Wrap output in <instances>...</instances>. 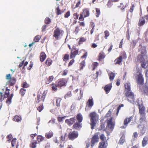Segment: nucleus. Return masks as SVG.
I'll return each mask as SVG.
<instances>
[{
    "mask_svg": "<svg viewBox=\"0 0 148 148\" xmlns=\"http://www.w3.org/2000/svg\"><path fill=\"white\" fill-rule=\"evenodd\" d=\"M89 116L90 118V121L91 128L94 129L97 123L99 120V115L95 112H92L90 113Z\"/></svg>",
    "mask_w": 148,
    "mask_h": 148,
    "instance_id": "1",
    "label": "nucleus"
},
{
    "mask_svg": "<svg viewBox=\"0 0 148 148\" xmlns=\"http://www.w3.org/2000/svg\"><path fill=\"white\" fill-rule=\"evenodd\" d=\"M90 9L89 8H85L83 9L82 12L80 14L79 19L80 21H83L84 18L90 16Z\"/></svg>",
    "mask_w": 148,
    "mask_h": 148,
    "instance_id": "2",
    "label": "nucleus"
},
{
    "mask_svg": "<svg viewBox=\"0 0 148 148\" xmlns=\"http://www.w3.org/2000/svg\"><path fill=\"white\" fill-rule=\"evenodd\" d=\"M127 58V55L125 51L122 52L119 56L116 59L114 62L115 64L121 65L122 64V62L123 59H125Z\"/></svg>",
    "mask_w": 148,
    "mask_h": 148,
    "instance_id": "3",
    "label": "nucleus"
},
{
    "mask_svg": "<svg viewBox=\"0 0 148 148\" xmlns=\"http://www.w3.org/2000/svg\"><path fill=\"white\" fill-rule=\"evenodd\" d=\"M127 100L131 103H133L135 101V97L134 93L132 91H127L125 94Z\"/></svg>",
    "mask_w": 148,
    "mask_h": 148,
    "instance_id": "4",
    "label": "nucleus"
},
{
    "mask_svg": "<svg viewBox=\"0 0 148 148\" xmlns=\"http://www.w3.org/2000/svg\"><path fill=\"white\" fill-rule=\"evenodd\" d=\"M47 93V92L45 91L42 94L41 93H38L36 99V103H38L43 102L44 101Z\"/></svg>",
    "mask_w": 148,
    "mask_h": 148,
    "instance_id": "5",
    "label": "nucleus"
},
{
    "mask_svg": "<svg viewBox=\"0 0 148 148\" xmlns=\"http://www.w3.org/2000/svg\"><path fill=\"white\" fill-rule=\"evenodd\" d=\"M6 79L8 80L7 84L10 86H13L14 85L16 82V79L14 77H12L10 74H7Z\"/></svg>",
    "mask_w": 148,
    "mask_h": 148,
    "instance_id": "6",
    "label": "nucleus"
},
{
    "mask_svg": "<svg viewBox=\"0 0 148 148\" xmlns=\"http://www.w3.org/2000/svg\"><path fill=\"white\" fill-rule=\"evenodd\" d=\"M67 82L66 79L64 78H62L59 79L56 82V83L59 88L66 86V84Z\"/></svg>",
    "mask_w": 148,
    "mask_h": 148,
    "instance_id": "7",
    "label": "nucleus"
},
{
    "mask_svg": "<svg viewBox=\"0 0 148 148\" xmlns=\"http://www.w3.org/2000/svg\"><path fill=\"white\" fill-rule=\"evenodd\" d=\"M63 32L62 30H61L58 27L55 29L54 32L53 36L55 37L56 39L58 40L62 34Z\"/></svg>",
    "mask_w": 148,
    "mask_h": 148,
    "instance_id": "8",
    "label": "nucleus"
},
{
    "mask_svg": "<svg viewBox=\"0 0 148 148\" xmlns=\"http://www.w3.org/2000/svg\"><path fill=\"white\" fill-rule=\"evenodd\" d=\"M78 136V133L77 132L73 131L69 133L68 137L69 139L73 140L77 138Z\"/></svg>",
    "mask_w": 148,
    "mask_h": 148,
    "instance_id": "9",
    "label": "nucleus"
},
{
    "mask_svg": "<svg viewBox=\"0 0 148 148\" xmlns=\"http://www.w3.org/2000/svg\"><path fill=\"white\" fill-rule=\"evenodd\" d=\"M113 119V117H111L109 119H107L106 121L107 124L106 127L111 129L114 128L115 125L114 122L112 121Z\"/></svg>",
    "mask_w": 148,
    "mask_h": 148,
    "instance_id": "10",
    "label": "nucleus"
},
{
    "mask_svg": "<svg viewBox=\"0 0 148 148\" xmlns=\"http://www.w3.org/2000/svg\"><path fill=\"white\" fill-rule=\"evenodd\" d=\"M86 106L85 108V110L87 111V107L91 109L94 105L93 99L92 97H91L88 99L86 103Z\"/></svg>",
    "mask_w": 148,
    "mask_h": 148,
    "instance_id": "11",
    "label": "nucleus"
},
{
    "mask_svg": "<svg viewBox=\"0 0 148 148\" xmlns=\"http://www.w3.org/2000/svg\"><path fill=\"white\" fill-rule=\"evenodd\" d=\"M146 53V48L144 47H141V53L142 55H140L138 56V59L140 61L142 62L144 60L143 56L145 55Z\"/></svg>",
    "mask_w": 148,
    "mask_h": 148,
    "instance_id": "12",
    "label": "nucleus"
},
{
    "mask_svg": "<svg viewBox=\"0 0 148 148\" xmlns=\"http://www.w3.org/2000/svg\"><path fill=\"white\" fill-rule=\"evenodd\" d=\"M136 80L137 83L140 85H143L144 84V78L142 74L140 73L137 76Z\"/></svg>",
    "mask_w": 148,
    "mask_h": 148,
    "instance_id": "13",
    "label": "nucleus"
},
{
    "mask_svg": "<svg viewBox=\"0 0 148 148\" xmlns=\"http://www.w3.org/2000/svg\"><path fill=\"white\" fill-rule=\"evenodd\" d=\"M82 127V123L78 122L75 123L72 126V128L77 130H80Z\"/></svg>",
    "mask_w": 148,
    "mask_h": 148,
    "instance_id": "14",
    "label": "nucleus"
},
{
    "mask_svg": "<svg viewBox=\"0 0 148 148\" xmlns=\"http://www.w3.org/2000/svg\"><path fill=\"white\" fill-rule=\"evenodd\" d=\"M99 138L97 134H95L92 137L91 140V146L93 147L95 144L98 141Z\"/></svg>",
    "mask_w": 148,
    "mask_h": 148,
    "instance_id": "15",
    "label": "nucleus"
},
{
    "mask_svg": "<svg viewBox=\"0 0 148 148\" xmlns=\"http://www.w3.org/2000/svg\"><path fill=\"white\" fill-rule=\"evenodd\" d=\"M75 121L76 119L75 117H73L69 119H66L65 121V122L69 125L71 126L73 124Z\"/></svg>",
    "mask_w": 148,
    "mask_h": 148,
    "instance_id": "16",
    "label": "nucleus"
},
{
    "mask_svg": "<svg viewBox=\"0 0 148 148\" xmlns=\"http://www.w3.org/2000/svg\"><path fill=\"white\" fill-rule=\"evenodd\" d=\"M108 145L107 141L100 142L99 144L98 148H107Z\"/></svg>",
    "mask_w": 148,
    "mask_h": 148,
    "instance_id": "17",
    "label": "nucleus"
},
{
    "mask_svg": "<svg viewBox=\"0 0 148 148\" xmlns=\"http://www.w3.org/2000/svg\"><path fill=\"white\" fill-rule=\"evenodd\" d=\"M139 110V113L140 114H145V108L144 106L142 104H138V105Z\"/></svg>",
    "mask_w": 148,
    "mask_h": 148,
    "instance_id": "18",
    "label": "nucleus"
},
{
    "mask_svg": "<svg viewBox=\"0 0 148 148\" xmlns=\"http://www.w3.org/2000/svg\"><path fill=\"white\" fill-rule=\"evenodd\" d=\"M79 53V50L77 49L74 51H71L70 54V58L71 59L74 58L75 56L77 55Z\"/></svg>",
    "mask_w": 148,
    "mask_h": 148,
    "instance_id": "19",
    "label": "nucleus"
},
{
    "mask_svg": "<svg viewBox=\"0 0 148 148\" xmlns=\"http://www.w3.org/2000/svg\"><path fill=\"white\" fill-rule=\"evenodd\" d=\"M54 79V77L53 75L49 76L45 79V83L48 84L51 83Z\"/></svg>",
    "mask_w": 148,
    "mask_h": 148,
    "instance_id": "20",
    "label": "nucleus"
},
{
    "mask_svg": "<svg viewBox=\"0 0 148 148\" xmlns=\"http://www.w3.org/2000/svg\"><path fill=\"white\" fill-rule=\"evenodd\" d=\"M46 57L47 56L45 53L44 52H42L40 53V61L41 62H43L46 59Z\"/></svg>",
    "mask_w": 148,
    "mask_h": 148,
    "instance_id": "21",
    "label": "nucleus"
},
{
    "mask_svg": "<svg viewBox=\"0 0 148 148\" xmlns=\"http://www.w3.org/2000/svg\"><path fill=\"white\" fill-rule=\"evenodd\" d=\"M112 86L111 84H109L106 85L104 88V89L107 94L109 93L111 89Z\"/></svg>",
    "mask_w": 148,
    "mask_h": 148,
    "instance_id": "22",
    "label": "nucleus"
},
{
    "mask_svg": "<svg viewBox=\"0 0 148 148\" xmlns=\"http://www.w3.org/2000/svg\"><path fill=\"white\" fill-rule=\"evenodd\" d=\"M52 60L50 58H48L45 62V66L47 67L49 66L52 64Z\"/></svg>",
    "mask_w": 148,
    "mask_h": 148,
    "instance_id": "23",
    "label": "nucleus"
},
{
    "mask_svg": "<svg viewBox=\"0 0 148 148\" xmlns=\"http://www.w3.org/2000/svg\"><path fill=\"white\" fill-rule=\"evenodd\" d=\"M148 142V136H145L143 138L142 141V146L143 147H145L147 144Z\"/></svg>",
    "mask_w": 148,
    "mask_h": 148,
    "instance_id": "24",
    "label": "nucleus"
},
{
    "mask_svg": "<svg viewBox=\"0 0 148 148\" xmlns=\"http://www.w3.org/2000/svg\"><path fill=\"white\" fill-rule=\"evenodd\" d=\"M105 56H106L104 53L103 51H101L99 54L98 60L101 61L105 57Z\"/></svg>",
    "mask_w": 148,
    "mask_h": 148,
    "instance_id": "25",
    "label": "nucleus"
},
{
    "mask_svg": "<svg viewBox=\"0 0 148 148\" xmlns=\"http://www.w3.org/2000/svg\"><path fill=\"white\" fill-rule=\"evenodd\" d=\"M140 119L139 122L140 123H142L144 122H145L146 120L145 117V114H140Z\"/></svg>",
    "mask_w": 148,
    "mask_h": 148,
    "instance_id": "26",
    "label": "nucleus"
},
{
    "mask_svg": "<svg viewBox=\"0 0 148 148\" xmlns=\"http://www.w3.org/2000/svg\"><path fill=\"white\" fill-rule=\"evenodd\" d=\"M133 118V117L130 116L129 118H127L125 119L124 121V125L127 126L128 123H129L132 120Z\"/></svg>",
    "mask_w": 148,
    "mask_h": 148,
    "instance_id": "27",
    "label": "nucleus"
},
{
    "mask_svg": "<svg viewBox=\"0 0 148 148\" xmlns=\"http://www.w3.org/2000/svg\"><path fill=\"white\" fill-rule=\"evenodd\" d=\"M125 88L127 91L130 92L131 91V85L130 83L129 82H127L124 84Z\"/></svg>",
    "mask_w": 148,
    "mask_h": 148,
    "instance_id": "28",
    "label": "nucleus"
},
{
    "mask_svg": "<svg viewBox=\"0 0 148 148\" xmlns=\"http://www.w3.org/2000/svg\"><path fill=\"white\" fill-rule=\"evenodd\" d=\"M145 23V21L144 18L141 17L139 19L138 25V26L140 27L143 25Z\"/></svg>",
    "mask_w": 148,
    "mask_h": 148,
    "instance_id": "29",
    "label": "nucleus"
},
{
    "mask_svg": "<svg viewBox=\"0 0 148 148\" xmlns=\"http://www.w3.org/2000/svg\"><path fill=\"white\" fill-rule=\"evenodd\" d=\"M76 118L77 121V122L82 123L83 118L82 115L80 113L78 114L77 115Z\"/></svg>",
    "mask_w": 148,
    "mask_h": 148,
    "instance_id": "30",
    "label": "nucleus"
},
{
    "mask_svg": "<svg viewBox=\"0 0 148 148\" xmlns=\"http://www.w3.org/2000/svg\"><path fill=\"white\" fill-rule=\"evenodd\" d=\"M37 143V142L36 140H33L31 142L30 147L32 148H36Z\"/></svg>",
    "mask_w": 148,
    "mask_h": 148,
    "instance_id": "31",
    "label": "nucleus"
},
{
    "mask_svg": "<svg viewBox=\"0 0 148 148\" xmlns=\"http://www.w3.org/2000/svg\"><path fill=\"white\" fill-rule=\"evenodd\" d=\"M144 94L146 95H148V86L146 85L144 86L143 87Z\"/></svg>",
    "mask_w": 148,
    "mask_h": 148,
    "instance_id": "32",
    "label": "nucleus"
},
{
    "mask_svg": "<svg viewBox=\"0 0 148 148\" xmlns=\"http://www.w3.org/2000/svg\"><path fill=\"white\" fill-rule=\"evenodd\" d=\"M21 119V117L20 115H16L14 116L13 119L14 121L17 122L20 121Z\"/></svg>",
    "mask_w": 148,
    "mask_h": 148,
    "instance_id": "33",
    "label": "nucleus"
},
{
    "mask_svg": "<svg viewBox=\"0 0 148 148\" xmlns=\"http://www.w3.org/2000/svg\"><path fill=\"white\" fill-rule=\"evenodd\" d=\"M10 90L8 88V87H6L5 90L4 92V97L5 98H7L10 95Z\"/></svg>",
    "mask_w": 148,
    "mask_h": 148,
    "instance_id": "34",
    "label": "nucleus"
},
{
    "mask_svg": "<svg viewBox=\"0 0 148 148\" xmlns=\"http://www.w3.org/2000/svg\"><path fill=\"white\" fill-rule=\"evenodd\" d=\"M53 135V133L51 131H49L46 133L45 136L47 138L49 139L52 137Z\"/></svg>",
    "mask_w": 148,
    "mask_h": 148,
    "instance_id": "35",
    "label": "nucleus"
},
{
    "mask_svg": "<svg viewBox=\"0 0 148 148\" xmlns=\"http://www.w3.org/2000/svg\"><path fill=\"white\" fill-rule=\"evenodd\" d=\"M128 4L127 3L125 5H124L123 3H121L120 5H118V7L119 8H120L121 10H124L125 8L128 6Z\"/></svg>",
    "mask_w": 148,
    "mask_h": 148,
    "instance_id": "36",
    "label": "nucleus"
},
{
    "mask_svg": "<svg viewBox=\"0 0 148 148\" xmlns=\"http://www.w3.org/2000/svg\"><path fill=\"white\" fill-rule=\"evenodd\" d=\"M13 94H11L8 97L6 101V103L8 104H10L11 102V100L13 97Z\"/></svg>",
    "mask_w": 148,
    "mask_h": 148,
    "instance_id": "37",
    "label": "nucleus"
},
{
    "mask_svg": "<svg viewBox=\"0 0 148 148\" xmlns=\"http://www.w3.org/2000/svg\"><path fill=\"white\" fill-rule=\"evenodd\" d=\"M125 141V136L124 135L122 136L120 138L119 143L120 145H123Z\"/></svg>",
    "mask_w": 148,
    "mask_h": 148,
    "instance_id": "38",
    "label": "nucleus"
},
{
    "mask_svg": "<svg viewBox=\"0 0 148 148\" xmlns=\"http://www.w3.org/2000/svg\"><path fill=\"white\" fill-rule=\"evenodd\" d=\"M86 38L84 37H80L79 38V39L78 42V44L80 45L82 44L83 42H85L86 41Z\"/></svg>",
    "mask_w": 148,
    "mask_h": 148,
    "instance_id": "39",
    "label": "nucleus"
},
{
    "mask_svg": "<svg viewBox=\"0 0 148 148\" xmlns=\"http://www.w3.org/2000/svg\"><path fill=\"white\" fill-rule=\"evenodd\" d=\"M69 55L68 54H65L62 58L63 61L66 62L69 60Z\"/></svg>",
    "mask_w": 148,
    "mask_h": 148,
    "instance_id": "40",
    "label": "nucleus"
},
{
    "mask_svg": "<svg viewBox=\"0 0 148 148\" xmlns=\"http://www.w3.org/2000/svg\"><path fill=\"white\" fill-rule=\"evenodd\" d=\"M52 86V90L56 91L57 90V87H58L57 86V84L56 83V84H51Z\"/></svg>",
    "mask_w": 148,
    "mask_h": 148,
    "instance_id": "41",
    "label": "nucleus"
},
{
    "mask_svg": "<svg viewBox=\"0 0 148 148\" xmlns=\"http://www.w3.org/2000/svg\"><path fill=\"white\" fill-rule=\"evenodd\" d=\"M115 76V74L112 72H111L109 74L110 79V81H112Z\"/></svg>",
    "mask_w": 148,
    "mask_h": 148,
    "instance_id": "42",
    "label": "nucleus"
},
{
    "mask_svg": "<svg viewBox=\"0 0 148 148\" xmlns=\"http://www.w3.org/2000/svg\"><path fill=\"white\" fill-rule=\"evenodd\" d=\"M44 139V138L41 135H38L37 137V140L39 142L43 141Z\"/></svg>",
    "mask_w": 148,
    "mask_h": 148,
    "instance_id": "43",
    "label": "nucleus"
},
{
    "mask_svg": "<svg viewBox=\"0 0 148 148\" xmlns=\"http://www.w3.org/2000/svg\"><path fill=\"white\" fill-rule=\"evenodd\" d=\"M131 5H132L130 6L129 11L130 12H131V13H132L133 12L134 8L135 6V4L132 3Z\"/></svg>",
    "mask_w": 148,
    "mask_h": 148,
    "instance_id": "44",
    "label": "nucleus"
},
{
    "mask_svg": "<svg viewBox=\"0 0 148 148\" xmlns=\"http://www.w3.org/2000/svg\"><path fill=\"white\" fill-rule=\"evenodd\" d=\"M85 62L84 60L82 61L80 63V70H82L83 67L85 66Z\"/></svg>",
    "mask_w": 148,
    "mask_h": 148,
    "instance_id": "45",
    "label": "nucleus"
},
{
    "mask_svg": "<svg viewBox=\"0 0 148 148\" xmlns=\"http://www.w3.org/2000/svg\"><path fill=\"white\" fill-rule=\"evenodd\" d=\"M100 139L102 141H107L106 138L104 134H101L100 136Z\"/></svg>",
    "mask_w": 148,
    "mask_h": 148,
    "instance_id": "46",
    "label": "nucleus"
},
{
    "mask_svg": "<svg viewBox=\"0 0 148 148\" xmlns=\"http://www.w3.org/2000/svg\"><path fill=\"white\" fill-rule=\"evenodd\" d=\"M61 98L57 99L56 100V105L58 107H59L60 106V103L62 100Z\"/></svg>",
    "mask_w": 148,
    "mask_h": 148,
    "instance_id": "47",
    "label": "nucleus"
},
{
    "mask_svg": "<svg viewBox=\"0 0 148 148\" xmlns=\"http://www.w3.org/2000/svg\"><path fill=\"white\" fill-rule=\"evenodd\" d=\"M68 72V70L65 69L61 72V75L63 76H66L67 75Z\"/></svg>",
    "mask_w": 148,
    "mask_h": 148,
    "instance_id": "48",
    "label": "nucleus"
},
{
    "mask_svg": "<svg viewBox=\"0 0 148 148\" xmlns=\"http://www.w3.org/2000/svg\"><path fill=\"white\" fill-rule=\"evenodd\" d=\"M45 22L46 24H49L51 22V20L48 17H47L45 20Z\"/></svg>",
    "mask_w": 148,
    "mask_h": 148,
    "instance_id": "49",
    "label": "nucleus"
},
{
    "mask_svg": "<svg viewBox=\"0 0 148 148\" xmlns=\"http://www.w3.org/2000/svg\"><path fill=\"white\" fill-rule=\"evenodd\" d=\"M40 38L41 37L39 35H37L34 37V40L35 42H38L40 39Z\"/></svg>",
    "mask_w": 148,
    "mask_h": 148,
    "instance_id": "50",
    "label": "nucleus"
},
{
    "mask_svg": "<svg viewBox=\"0 0 148 148\" xmlns=\"http://www.w3.org/2000/svg\"><path fill=\"white\" fill-rule=\"evenodd\" d=\"M26 90L23 88H21L20 90V93L21 95L22 96H23Z\"/></svg>",
    "mask_w": 148,
    "mask_h": 148,
    "instance_id": "51",
    "label": "nucleus"
},
{
    "mask_svg": "<svg viewBox=\"0 0 148 148\" xmlns=\"http://www.w3.org/2000/svg\"><path fill=\"white\" fill-rule=\"evenodd\" d=\"M104 34H105V38L106 39H107L108 37L110 35V33L109 32L108 30H106L104 32Z\"/></svg>",
    "mask_w": 148,
    "mask_h": 148,
    "instance_id": "52",
    "label": "nucleus"
},
{
    "mask_svg": "<svg viewBox=\"0 0 148 148\" xmlns=\"http://www.w3.org/2000/svg\"><path fill=\"white\" fill-rule=\"evenodd\" d=\"M56 13L58 15L62 14V12L61 10L60 9L59 7H57L56 9Z\"/></svg>",
    "mask_w": 148,
    "mask_h": 148,
    "instance_id": "53",
    "label": "nucleus"
},
{
    "mask_svg": "<svg viewBox=\"0 0 148 148\" xmlns=\"http://www.w3.org/2000/svg\"><path fill=\"white\" fill-rule=\"evenodd\" d=\"M113 2L112 0H109L107 4V6L108 8H110L112 5V3Z\"/></svg>",
    "mask_w": 148,
    "mask_h": 148,
    "instance_id": "54",
    "label": "nucleus"
},
{
    "mask_svg": "<svg viewBox=\"0 0 148 148\" xmlns=\"http://www.w3.org/2000/svg\"><path fill=\"white\" fill-rule=\"evenodd\" d=\"M112 114V111L111 109L109 110L107 113L106 114L105 117L108 118L111 116Z\"/></svg>",
    "mask_w": 148,
    "mask_h": 148,
    "instance_id": "55",
    "label": "nucleus"
},
{
    "mask_svg": "<svg viewBox=\"0 0 148 148\" xmlns=\"http://www.w3.org/2000/svg\"><path fill=\"white\" fill-rule=\"evenodd\" d=\"M96 14L97 17H98L99 15L100 14V11L99 9L98 8H96Z\"/></svg>",
    "mask_w": 148,
    "mask_h": 148,
    "instance_id": "56",
    "label": "nucleus"
},
{
    "mask_svg": "<svg viewBox=\"0 0 148 148\" xmlns=\"http://www.w3.org/2000/svg\"><path fill=\"white\" fill-rule=\"evenodd\" d=\"M98 63L97 62H94L92 64V65L93 66L92 70H95V69L97 68V66H98Z\"/></svg>",
    "mask_w": 148,
    "mask_h": 148,
    "instance_id": "57",
    "label": "nucleus"
},
{
    "mask_svg": "<svg viewBox=\"0 0 148 148\" xmlns=\"http://www.w3.org/2000/svg\"><path fill=\"white\" fill-rule=\"evenodd\" d=\"M16 138H13L11 141V145L12 147H14L16 144Z\"/></svg>",
    "mask_w": 148,
    "mask_h": 148,
    "instance_id": "58",
    "label": "nucleus"
},
{
    "mask_svg": "<svg viewBox=\"0 0 148 148\" xmlns=\"http://www.w3.org/2000/svg\"><path fill=\"white\" fill-rule=\"evenodd\" d=\"M5 98L4 97V95H3V93L2 92H0V102H2Z\"/></svg>",
    "mask_w": 148,
    "mask_h": 148,
    "instance_id": "59",
    "label": "nucleus"
},
{
    "mask_svg": "<svg viewBox=\"0 0 148 148\" xmlns=\"http://www.w3.org/2000/svg\"><path fill=\"white\" fill-rule=\"evenodd\" d=\"M29 87V85L25 82H23V83L22 87L24 88H27Z\"/></svg>",
    "mask_w": 148,
    "mask_h": 148,
    "instance_id": "60",
    "label": "nucleus"
},
{
    "mask_svg": "<svg viewBox=\"0 0 148 148\" xmlns=\"http://www.w3.org/2000/svg\"><path fill=\"white\" fill-rule=\"evenodd\" d=\"M137 41L136 40H133L131 42V44L132 45L133 48H134L135 46Z\"/></svg>",
    "mask_w": 148,
    "mask_h": 148,
    "instance_id": "61",
    "label": "nucleus"
},
{
    "mask_svg": "<svg viewBox=\"0 0 148 148\" xmlns=\"http://www.w3.org/2000/svg\"><path fill=\"white\" fill-rule=\"evenodd\" d=\"M7 138H8V139L7 140V141L9 142H10V140H11V139L12 138V135L11 134H10L8 135L7 136Z\"/></svg>",
    "mask_w": 148,
    "mask_h": 148,
    "instance_id": "62",
    "label": "nucleus"
},
{
    "mask_svg": "<svg viewBox=\"0 0 148 148\" xmlns=\"http://www.w3.org/2000/svg\"><path fill=\"white\" fill-rule=\"evenodd\" d=\"M43 104H42L38 107L37 110L39 111V112H40L43 110Z\"/></svg>",
    "mask_w": 148,
    "mask_h": 148,
    "instance_id": "63",
    "label": "nucleus"
},
{
    "mask_svg": "<svg viewBox=\"0 0 148 148\" xmlns=\"http://www.w3.org/2000/svg\"><path fill=\"white\" fill-rule=\"evenodd\" d=\"M73 18L75 20L77 19L79 17V15L77 13H74L73 14Z\"/></svg>",
    "mask_w": 148,
    "mask_h": 148,
    "instance_id": "64",
    "label": "nucleus"
}]
</instances>
